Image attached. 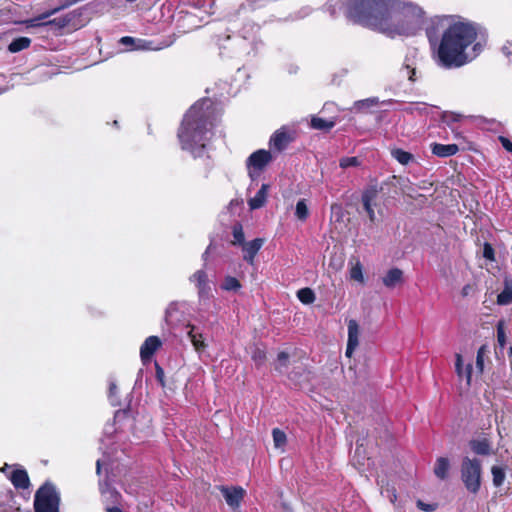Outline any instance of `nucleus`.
<instances>
[{"mask_svg":"<svg viewBox=\"0 0 512 512\" xmlns=\"http://www.w3.org/2000/svg\"><path fill=\"white\" fill-rule=\"evenodd\" d=\"M251 358L254 361L255 365L257 367H260L266 362V352L265 350L256 347L252 352Z\"/></svg>","mask_w":512,"mask_h":512,"instance_id":"nucleus-32","label":"nucleus"},{"mask_svg":"<svg viewBox=\"0 0 512 512\" xmlns=\"http://www.w3.org/2000/svg\"><path fill=\"white\" fill-rule=\"evenodd\" d=\"M125 1L128 3H132V2H135L136 0H125Z\"/></svg>","mask_w":512,"mask_h":512,"instance_id":"nucleus-57","label":"nucleus"},{"mask_svg":"<svg viewBox=\"0 0 512 512\" xmlns=\"http://www.w3.org/2000/svg\"><path fill=\"white\" fill-rule=\"evenodd\" d=\"M294 140V134L290 132L286 127H281L280 129L276 130L270 137L269 146L274 151L282 152Z\"/></svg>","mask_w":512,"mask_h":512,"instance_id":"nucleus-7","label":"nucleus"},{"mask_svg":"<svg viewBox=\"0 0 512 512\" xmlns=\"http://www.w3.org/2000/svg\"><path fill=\"white\" fill-rule=\"evenodd\" d=\"M7 477L16 489H27L30 486V478L24 468L14 469Z\"/></svg>","mask_w":512,"mask_h":512,"instance_id":"nucleus-13","label":"nucleus"},{"mask_svg":"<svg viewBox=\"0 0 512 512\" xmlns=\"http://www.w3.org/2000/svg\"><path fill=\"white\" fill-rule=\"evenodd\" d=\"M450 469L449 459L446 457H439L436 460L434 466V474L440 480H445L448 477V472Z\"/></svg>","mask_w":512,"mask_h":512,"instance_id":"nucleus-20","label":"nucleus"},{"mask_svg":"<svg viewBox=\"0 0 512 512\" xmlns=\"http://www.w3.org/2000/svg\"><path fill=\"white\" fill-rule=\"evenodd\" d=\"M459 121V116L453 113H444L442 122L447 124L454 131L453 124Z\"/></svg>","mask_w":512,"mask_h":512,"instance_id":"nucleus-38","label":"nucleus"},{"mask_svg":"<svg viewBox=\"0 0 512 512\" xmlns=\"http://www.w3.org/2000/svg\"><path fill=\"white\" fill-rule=\"evenodd\" d=\"M360 451H361V447H360V446H357V447H356V450H355V453H356V454H357V453H360Z\"/></svg>","mask_w":512,"mask_h":512,"instance_id":"nucleus-56","label":"nucleus"},{"mask_svg":"<svg viewBox=\"0 0 512 512\" xmlns=\"http://www.w3.org/2000/svg\"><path fill=\"white\" fill-rule=\"evenodd\" d=\"M31 45V39L28 37H18L12 40L8 45V51L11 53H17L22 50L29 48Z\"/></svg>","mask_w":512,"mask_h":512,"instance_id":"nucleus-23","label":"nucleus"},{"mask_svg":"<svg viewBox=\"0 0 512 512\" xmlns=\"http://www.w3.org/2000/svg\"><path fill=\"white\" fill-rule=\"evenodd\" d=\"M273 441L275 444V447H282L286 444L287 437L284 431L274 428L272 431Z\"/></svg>","mask_w":512,"mask_h":512,"instance_id":"nucleus-33","label":"nucleus"},{"mask_svg":"<svg viewBox=\"0 0 512 512\" xmlns=\"http://www.w3.org/2000/svg\"><path fill=\"white\" fill-rule=\"evenodd\" d=\"M310 125L313 129L328 132L335 126V121L314 116Z\"/></svg>","mask_w":512,"mask_h":512,"instance_id":"nucleus-24","label":"nucleus"},{"mask_svg":"<svg viewBox=\"0 0 512 512\" xmlns=\"http://www.w3.org/2000/svg\"><path fill=\"white\" fill-rule=\"evenodd\" d=\"M455 138L456 139L462 138V135L459 132H455Z\"/></svg>","mask_w":512,"mask_h":512,"instance_id":"nucleus-55","label":"nucleus"},{"mask_svg":"<svg viewBox=\"0 0 512 512\" xmlns=\"http://www.w3.org/2000/svg\"><path fill=\"white\" fill-rule=\"evenodd\" d=\"M32 20H33V19H31V20L29 21L30 26H33V27H34V26H40V25H42V24H43V23L41 22L42 20H38V21H36V22H31ZM71 20H72V17L70 16V14H67V15H65V16H62V17H59V18H55V19H53V20H50V21L46 22L45 24H47V25H48V24H53V25L58 26L59 28H64V27H66V26H68V25H69V23L71 22Z\"/></svg>","mask_w":512,"mask_h":512,"instance_id":"nucleus-25","label":"nucleus"},{"mask_svg":"<svg viewBox=\"0 0 512 512\" xmlns=\"http://www.w3.org/2000/svg\"><path fill=\"white\" fill-rule=\"evenodd\" d=\"M350 277L358 282H364L363 269L360 263H357L350 270Z\"/></svg>","mask_w":512,"mask_h":512,"instance_id":"nucleus-37","label":"nucleus"},{"mask_svg":"<svg viewBox=\"0 0 512 512\" xmlns=\"http://www.w3.org/2000/svg\"><path fill=\"white\" fill-rule=\"evenodd\" d=\"M497 341L501 347L506 344V335L501 322L497 326Z\"/></svg>","mask_w":512,"mask_h":512,"instance_id":"nucleus-43","label":"nucleus"},{"mask_svg":"<svg viewBox=\"0 0 512 512\" xmlns=\"http://www.w3.org/2000/svg\"><path fill=\"white\" fill-rule=\"evenodd\" d=\"M377 197H378V191L374 187L366 189L362 193V196H361L363 209L367 213L371 222H374L376 219L375 212H374V206H376Z\"/></svg>","mask_w":512,"mask_h":512,"instance_id":"nucleus-10","label":"nucleus"},{"mask_svg":"<svg viewBox=\"0 0 512 512\" xmlns=\"http://www.w3.org/2000/svg\"><path fill=\"white\" fill-rule=\"evenodd\" d=\"M359 165H360V160L356 156L343 157L339 161V166L343 169H347L349 167H357Z\"/></svg>","mask_w":512,"mask_h":512,"instance_id":"nucleus-34","label":"nucleus"},{"mask_svg":"<svg viewBox=\"0 0 512 512\" xmlns=\"http://www.w3.org/2000/svg\"><path fill=\"white\" fill-rule=\"evenodd\" d=\"M155 377L162 388L166 387L165 373L163 368L156 362L155 363Z\"/></svg>","mask_w":512,"mask_h":512,"instance_id":"nucleus-39","label":"nucleus"},{"mask_svg":"<svg viewBox=\"0 0 512 512\" xmlns=\"http://www.w3.org/2000/svg\"><path fill=\"white\" fill-rule=\"evenodd\" d=\"M0 512H20L15 502V494L11 489L0 492Z\"/></svg>","mask_w":512,"mask_h":512,"instance_id":"nucleus-14","label":"nucleus"},{"mask_svg":"<svg viewBox=\"0 0 512 512\" xmlns=\"http://www.w3.org/2000/svg\"><path fill=\"white\" fill-rule=\"evenodd\" d=\"M97 468L98 469L100 468V462L99 461L97 462Z\"/></svg>","mask_w":512,"mask_h":512,"instance_id":"nucleus-59","label":"nucleus"},{"mask_svg":"<svg viewBox=\"0 0 512 512\" xmlns=\"http://www.w3.org/2000/svg\"><path fill=\"white\" fill-rule=\"evenodd\" d=\"M392 155L402 165H407L414 159L412 153L400 148L393 150Z\"/></svg>","mask_w":512,"mask_h":512,"instance_id":"nucleus-27","label":"nucleus"},{"mask_svg":"<svg viewBox=\"0 0 512 512\" xmlns=\"http://www.w3.org/2000/svg\"><path fill=\"white\" fill-rule=\"evenodd\" d=\"M116 390H117V386L115 383H110L109 385V393L110 395H114L116 393Z\"/></svg>","mask_w":512,"mask_h":512,"instance_id":"nucleus-50","label":"nucleus"},{"mask_svg":"<svg viewBox=\"0 0 512 512\" xmlns=\"http://www.w3.org/2000/svg\"><path fill=\"white\" fill-rule=\"evenodd\" d=\"M491 473H492V477H493L494 486H496V487L501 486L505 480L504 469L499 466H493L491 468Z\"/></svg>","mask_w":512,"mask_h":512,"instance_id":"nucleus-31","label":"nucleus"},{"mask_svg":"<svg viewBox=\"0 0 512 512\" xmlns=\"http://www.w3.org/2000/svg\"><path fill=\"white\" fill-rule=\"evenodd\" d=\"M478 37L476 27L469 22H454L443 32L436 51V61L443 68H458L468 62L466 49Z\"/></svg>","mask_w":512,"mask_h":512,"instance_id":"nucleus-3","label":"nucleus"},{"mask_svg":"<svg viewBox=\"0 0 512 512\" xmlns=\"http://www.w3.org/2000/svg\"><path fill=\"white\" fill-rule=\"evenodd\" d=\"M342 5L350 22L390 38L416 35L425 19L423 8L408 0H343Z\"/></svg>","mask_w":512,"mask_h":512,"instance_id":"nucleus-1","label":"nucleus"},{"mask_svg":"<svg viewBox=\"0 0 512 512\" xmlns=\"http://www.w3.org/2000/svg\"><path fill=\"white\" fill-rule=\"evenodd\" d=\"M474 290V287L473 285L471 284H466L465 286H463L462 290H461V295L463 297H467L468 295H470V293Z\"/></svg>","mask_w":512,"mask_h":512,"instance_id":"nucleus-47","label":"nucleus"},{"mask_svg":"<svg viewBox=\"0 0 512 512\" xmlns=\"http://www.w3.org/2000/svg\"><path fill=\"white\" fill-rule=\"evenodd\" d=\"M377 104L376 99L368 98L364 100H359L354 103V108L356 111H362L363 109L371 108L372 106Z\"/></svg>","mask_w":512,"mask_h":512,"instance_id":"nucleus-35","label":"nucleus"},{"mask_svg":"<svg viewBox=\"0 0 512 512\" xmlns=\"http://www.w3.org/2000/svg\"><path fill=\"white\" fill-rule=\"evenodd\" d=\"M446 19H447L446 17H443V18H436V19L432 20L431 27L426 29V34H427V37L429 38L430 41H431L432 36L436 34L437 28L439 26H443V22Z\"/></svg>","mask_w":512,"mask_h":512,"instance_id":"nucleus-36","label":"nucleus"},{"mask_svg":"<svg viewBox=\"0 0 512 512\" xmlns=\"http://www.w3.org/2000/svg\"><path fill=\"white\" fill-rule=\"evenodd\" d=\"M509 355H512V347L509 348Z\"/></svg>","mask_w":512,"mask_h":512,"instance_id":"nucleus-58","label":"nucleus"},{"mask_svg":"<svg viewBox=\"0 0 512 512\" xmlns=\"http://www.w3.org/2000/svg\"><path fill=\"white\" fill-rule=\"evenodd\" d=\"M483 257L487 260L494 261L495 260V251L492 245L488 242L484 243L483 246Z\"/></svg>","mask_w":512,"mask_h":512,"instance_id":"nucleus-41","label":"nucleus"},{"mask_svg":"<svg viewBox=\"0 0 512 512\" xmlns=\"http://www.w3.org/2000/svg\"><path fill=\"white\" fill-rule=\"evenodd\" d=\"M360 328L356 320L351 319L348 321V340L346 346V356L351 357L354 350L359 345Z\"/></svg>","mask_w":512,"mask_h":512,"instance_id":"nucleus-11","label":"nucleus"},{"mask_svg":"<svg viewBox=\"0 0 512 512\" xmlns=\"http://www.w3.org/2000/svg\"><path fill=\"white\" fill-rule=\"evenodd\" d=\"M216 109L210 99H202L185 113L178 128L177 137L181 148L200 156L213 136Z\"/></svg>","mask_w":512,"mask_h":512,"instance_id":"nucleus-2","label":"nucleus"},{"mask_svg":"<svg viewBox=\"0 0 512 512\" xmlns=\"http://www.w3.org/2000/svg\"><path fill=\"white\" fill-rule=\"evenodd\" d=\"M161 346L162 342L158 336L147 337L140 347V357L142 362L146 363L150 361L152 356Z\"/></svg>","mask_w":512,"mask_h":512,"instance_id":"nucleus-9","label":"nucleus"},{"mask_svg":"<svg viewBox=\"0 0 512 512\" xmlns=\"http://www.w3.org/2000/svg\"><path fill=\"white\" fill-rule=\"evenodd\" d=\"M496 302L501 306L512 304V281H504V289L498 294Z\"/></svg>","mask_w":512,"mask_h":512,"instance_id":"nucleus-21","label":"nucleus"},{"mask_svg":"<svg viewBox=\"0 0 512 512\" xmlns=\"http://www.w3.org/2000/svg\"><path fill=\"white\" fill-rule=\"evenodd\" d=\"M498 140L506 151L512 152V141L510 139L505 136H499Z\"/></svg>","mask_w":512,"mask_h":512,"instance_id":"nucleus-45","label":"nucleus"},{"mask_svg":"<svg viewBox=\"0 0 512 512\" xmlns=\"http://www.w3.org/2000/svg\"><path fill=\"white\" fill-rule=\"evenodd\" d=\"M459 151V147L457 144H441V143H433L431 144V152L433 155L446 158L457 154Z\"/></svg>","mask_w":512,"mask_h":512,"instance_id":"nucleus-16","label":"nucleus"},{"mask_svg":"<svg viewBox=\"0 0 512 512\" xmlns=\"http://www.w3.org/2000/svg\"><path fill=\"white\" fill-rule=\"evenodd\" d=\"M278 366L276 369H280L282 367L286 368L289 363V354L285 351H280L277 355Z\"/></svg>","mask_w":512,"mask_h":512,"instance_id":"nucleus-40","label":"nucleus"},{"mask_svg":"<svg viewBox=\"0 0 512 512\" xmlns=\"http://www.w3.org/2000/svg\"><path fill=\"white\" fill-rule=\"evenodd\" d=\"M120 42L124 45H132L135 42V39L130 36H124L120 39Z\"/></svg>","mask_w":512,"mask_h":512,"instance_id":"nucleus-49","label":"nucleus"},{"mask_svg":"<svg viewBox=\"0 0 512 512\" xmlns=\"http://www.w3.org/2000/svg\"><path fill=\"white\" fill-rule=\"evenodd\" d=\"M219 490L222 493L227 505L232 510L237 511L240 508L241 502L243 501L245 490L240 486H220Z\"/></svg>","mask_w":512,"mask_h":512,"instance_id":"nucleus-8","label":"nucleus"},{"mask_svg":"<svg viewBox=\"0 0 512 512\" xmlns=\"http://www.w3.org/2000/svg\"><path fill=\"white\" fill-rule=\"evenodd\" d=\"M264 244L263 238H255L252 241L245 242L242 245L243 259L250 265L254 264V259Z\"/></svg>","mask_w":512,"mask_h":512,"instance_id":"nucleus-12","label":"nucleus"},{"mask_svg":"<svg viewBox=\"0 0 512 512\" xmlns=\"http://www.w3.org/2000/svg\"><path fill=\"white\" fill-rule=\"evenodd\" d=\"M232 234L234 240L232 241L233 245H243L245 243V235L243 231V227L240 223H236L232 228Z\"/></svg>","mask_w":512,"mask_h":512,"instance_id":"nucleus-29","label":"nucleus"},{"mask_svg":"<svg viewBox=\"0 0 512 512\" xmlns=\"http://www.w3.org/2000/svg\"><path fill=\"white\" fill-rule=\"evenodd\" d=\"M461 479L466 489L476 494L481 486V463L477 459L464 457L461 463Z\"/></svg>","mask_w":512,"mask_h":512,"instance_id":"nucleus-5","label":"nucleus"},{"mask_svg":"<svg viewBox=\"0 0 512 512\" xmlns=\"http://www.w3.org/2000/svg\"><path fill=\"white\" fill-rule=\"evenodd\" d=\"M297 297L303 304H312L316 299L314 291L309 287L299 289Z\"/></svg>","mask_w":512,"mask_h":512,"instance_id":"nucleus-26","label":"nucleus"},{"mask_svg":"<svg viewBox=\"0 0 512 512\" xmlns=\"http://www.w3.org/2000/svg\"><path fill=\"white\" fill-rule=\"evenodd\" d=\"M455 369L458 376L462 377L463 374V360L461 354H456Z\"/></svg>","mask_w":512,"mask_h":512,"instance_id":"nucleus-46","label":"nucleus"},{"mask_svg":"<svg viewBox=\"0 0 512 512\" xmlns=\"http://www.w3.org/2000/svg\"><path fill=\"white\" fill-rule=\"evenodd\" d=\"M416 506L417 508H419L420 510L422 511H425V512H433L437 509V504L433 503V504H428V503H425L423 502L422 500H418L416 502Z\"/></svg>","mask_w":512,"mask_h":512,"instance_id":"nucleus-42","label":"nucleus"},{"mask_svg":"<svg viewBox=\"0 0 512 512\" xmlns=\"http://www.w3.org/2000/svg\"><path fill=\"white\" fill-rule=\"evenodd\" d=\"M269 188V184H262L255 196L249 199L248 205L251 210L262 208L265 205Z\"/></svg>","mask_w":512,"mask_h":512,"instance_id":"nucleus-17","label":"nucleus"},{"mask_svg":"<svg viewBox=\"0 0 512 512\" xmlns=\"http://www.w3.org/2000/svg\"><path fill=\"white\" fill-rule=\"evenodd\" d=\"M471 372H472V366L469 364V365L467 366V380H468V382H469V381H470V379H471Z\"/></svg>","mask_w":512,"mask_h":512,"instance_id":"nucleus-53","label":"nucleus"},{"mask_svg":"<svg viewBox=\"0 0 512 512\" xmlns=\"http://www.w3.org/2000/svg\"><path fill=\"white\" fill-rule=\"evenodd\" d=\"M188 337L196 351L200 352L206 348L203 335L199 333L195 326H189Z\"/></svg>","mask_w":512,"mask_h":512,"instance_id":"nucleus-22","label":"nucleus"},{"mask_svg":"<svg viewBox=\"0 0 512 512\" xmlns=\"http://www.w3.org/2000/svg\"><path fill=\"white\" fill-rule=\"evenodd\" d=\"M273 160L271 151L259 149L254 151L246 160V166L249 170V175L254 176V173L259 174L267 165Z\"/></svg>","mask_w":512,"mask_h":512,"instance_id":"nucleus-6","label":"nucleus"},{"mask_svg":"<svg viewBox=\"0 0 512 512\" xmlns=\"http://www.w3.org/2000/svg\"><path fill=\"white\" fill-rule=\"evenodd\" d=\"M295 215L301 221H305L308 218L309 210H308L305 199H301L297 202Z\"/></svg>","mask_w":512,"mask_h":512,"instance_id":"nucleus-30","label":"nucleus"},{"mask_svg":"<svg viewBox=\"0 0 512 512\" xmlns=\"http://www.w3.org/2000/svg\"><path fill=\"white\" fill-rule=\"evenodd\" d=\"M8 468H10V466H9L8 464H5V465L0 469V471H1L2 473H6V470H7Z\"/></svg>","mask_w":512,"mask_h":512,"instance_id":"nucleus-54","label":"nucleus"},{"mask_svg":"<svg viewBox=\"0 0 512 512\" xmlns=\"http://www.w3.org/2000/svg\"><path fill=\"white\" fill-rule=\"evenodd\" d=\"M60 502V492L52 482L46 481L35 492L34 511L59 512Z\"/></svg>","mask_w":512,"mask_h":512,"instance_id":"nucleus-4","label":"nucleus"},{"mask_svg":"<svg viewBox=\"0 0 512 512\" xmlns=\"http://www.w3.org/2000/svg\"><path fill=\"white\" fill-rule=\"evenodd\" d=\"M469 446L471 450L477 455L488 456L492 453L491 442L488 438L485 437L481 439L470 440Z\"/></svg>","mask_w":512,"mask_h":512,"instance_id":"nucleus-19","label":"nucleus"},{"mask_svg":"<svg viewBox=\"0 0 512 512\" xmlns=\"http://www.w3.org/2000/svg\"><path fill=\"white\" fill-rule=\"evenodd\" d=\"M415 74H416L415 69H411V70H410V75H409V80H410V81H412V82H414V81H415V78H414V77H415Z\"/></svg>","mask_w":512,"mask_h":512,"instance_id":"nucleus-52","label":"nucleus"},{"mask_svg":"<svg viewBox=\"0 0 512 512\" xmlns=\"http://www.w3.org/2000/svg\"><path fill=\"white\" fill-rule=\"evenodd\" d=\"M502 52L505 56H512V43H508L502 47Z\"/></svg>","mask_w":512,"mask_h":512,"instance_id":"nucleus-48","label":"nucleus"},{"mask_svg":"<svg viewBox=\"0 0 512 512\" xmlns=\"http://www.w3.org/2000/svg\"><path fill=\"white\" fill-rule=\"evenodd\" d=\"M107 512H123V511L119 507L113 506V507H108Z\"/></svg>","mask_w":512,"mask_h":512,"instance_id":"nucleus-51","label":"nucleus"},{"mask_svg":"<svg viewBox=\"0 0 512 512\" xmlns=\"http://www.w3.org/2000/svg\"><path fill=\"white\" fill-rule=\"evenodd\" d=\"M242 287L240 281L233 276H226L221 284V288L225 291H238Z\"/></svg>","mask_w":512,"mask_h":512,"instance_id":"nucleus-28","label":"nucleus"},{"mask_svg":"<svg viewBox=\"0 0 512 512\" xmlns=\"http://www.w3.org/2000/svg\"><path fill=\"white\" fill-rule=\"evenodd\" d=\"M485 347L482 346L477 351V357H476V365L477 367L482 371L484 367V360H483V354H484Z\"/></svg>","mask_w":512,"mask_h":512,"instance_id":"nucleus-44","label":"nucleus"},{"mask_svg":"<svg viewBox=\"0 0 512 512\" xmlns=\"http://www.w3.org/2000/svg\"><path fill=\"white\" fill-rule=\"evenodd\" d=\"M403 281V271L399 268H392L388 270V272L382 278L383 284L389 289L395 288L396 286L402 284Z\"/></svg>","mask_w":512,"mask_h":512,"instance_id":"nucleus-18","label":"nucleus"},{"mask_svg":"<svg viewBox=\"0 0 512 512\" xmlns=\"http://www.w3.org/2000/svg\"><path fill=\"white\" fill-rule=\"evenodd\" d=\"M195 283L199 296L203 297L208 294L210 287L208 284V275L204 270H197L190 278Z\"/></svg>","mask_w":512,"mask_h":512,"instance_id":"nucleus-15","label":"nucleus"}]
</instances>
